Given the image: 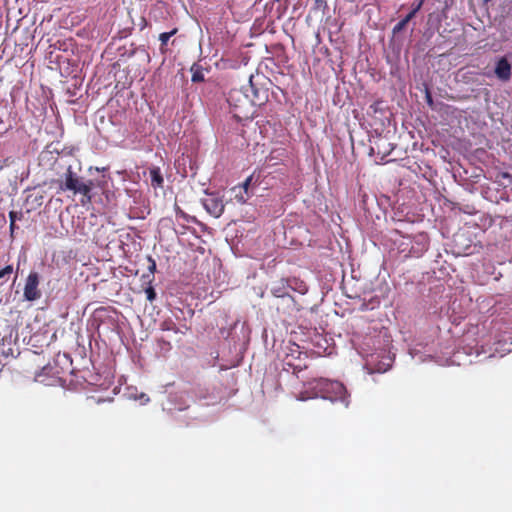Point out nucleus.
Segmentation results:
<instances>
[{"mask_svg": "<svg viewBox=\"0 0 512 512\" xmlns=\"http://www.w3.org/2000/svg\"><path fill=\"white\" fill-rule=\"evenodd\" d=\"M251 181H252V176H249L248 178H246V180L242 184L233 187L232 192H241L243 190L246 195L249 194L248 189L251 184Z\"/></svg>", "mask_w": 512, "mask_h": 512, "instance_id": "obj_19", "label": "nucleus"}, {"mask_svg": "<svg viewBox=\"0 0 512 512\" xmlns=\"http://www.w3.org/2000/svg\"><path fill=\"white\" fill-rule=\"evenodd\" d=\"M40 283V276L37 272L31 271L26 278L24 286V298L27 301H35L41 297V292L38 289Z\"/></svg>", "mask_w": 512, "mask_h": 512, "instance_id": "obj_6", "label": "nucleus"}, {"mask_svg": "<svg viewBox=\"0 0 512 512\" xmlns=\"http://www.w3.org/2000/svg\"><path fill=\"white\" fill-rule=\"evenodd\" d=\"M22 217H23V214L21 212H16V211L9 212L10 222H16L17 220H21Z\"/></svg>", "mask_w": 512, "mask_h": 512, "instance_id": "obj_24", "label": "nucleus"}, {"mask_svg": "<svg viewBox=\"0 0 512 512\" xmlns=\"http://www.w3.org/2000/svg\"><path fill=\"white\" fill-rule=\"evenodd\" d=\"M464 352L468 355H472L473 353L476 354V356H480L484 351H480L478 347H468L463 348Z\"/></svg>", "mask_w": 512, "mask_h": 512, "instance_id": "obj_25", "label": "nucleus"}, {"mask_svg": "<svg viewBox=\"0 0 512 512\" xmlns=\"http://www.w3.org/2000/svg\"><path fill=\"white\" fill-rule=\"evenodd\" d=\"M425 98H426V102H427V104H428L430 107H432V106H433V98H432L431 92L429 91V89H428V88H426Z\"/></svg>", "mask_w": 512, "mask_h": 512, "instance_id": "obj_28", "label": "nucleus"}, {"mask_svg": "<svg viewBox=\"0 0 512 512\" xmlns=\"http://www.w3.org/2000/svg\"><path fill=\"white\" fill-rule=\"evenodd\" d=\"M160 328L163 331H174L175 333L178 332V328L172 319H166L162 321Z\"/></svg>", "mask_w": 512, "mask_h": 512, "instance_id": "obj_17", "label": "nucleus"}, {"mask_svg": "<svg viewBox=\"0 0 512 512\" xmlns=\"http://www.w3.org/2000/svg\"><path fill=\"white\" fill-rule=\"evenodd\" d=\"M191 72H192V78H191L192 82L198 83V82L204 81V73H203L202 68L199 65L193 64L191 67Z\"/></svg>", "mask_w": 512, "mask_h": 512, "instance_id": "obj_15", "label": "nucleus"}, {"mask_svg": "<svg viewBox=\"0 0 512 512\" xmlns=\"http://www.w3.org/2000/svg\"><path fill=\"white\" fill-rule=\"evenodd\" d=\"M234 194V198L239 202V203H246L247 200L249 199L250 195L249 194H245L244 191L242 190L241 192H233Z\"/></svg>", "mask_w": 512, "mask_h": 512, "instance_id": "obj_22", "label": "nucleus"}, {"mask_svg": "<svg viewBox=\"0 0 512 512\" xmlns=\"http://www.w3.org/2000/svg\"><path fill=\"white\" fill-rule=\"evenodd\" d=\"M44 338H45V340H44V341H45V344H46V345H49V340L47 339V337H44Z\"/></svg>", "mask_w": 512, "mask_h": 512, "instance_id": "obj_34", "label": "nucleus"}, {"mask_svg": "<svg viewBox=\"0 0 512 512\" xmlns=\"http://www.w3.org/2000/svg\"><path fill=\"white\" fill-rule=\"evenodd\" d=\"M35 381L46 386H64L65 380L61 376V368L55 364H47L35 374Z\"/></svg>", "mask_w": 512, "mask_h": 512, "instance_id": "obj_5", "label": "nucleus"}, {"mask_svg": "<svg viewBox=\"0 0 512 512\" xmlns=\"http://www.w3.org/2000/svg\"><path fill=\"white\" fill-rule=\"evenodd\" d=\"M401 253L405 256L419 258L429 247V238L426 233H418L413 237H405L400 244Z\"/></svg>", "mask_w": 512, "mask_h": 512, "instance_id": "obj_4", "label": "nucleus"}, {"mask_svg": "<svg viewBox=\"0 0 512 512\" xmlns=\"http://www.w3.org/2000/svg\"><path fill=\"white\" fill-rule=\"evenodd\" d=\"M301 355V351L299 350V346L298 345H293V347L290 349V353H287L285 358H284V364L289 366V367H293L294 370H301L302 367L300 365H296L293 363V360L294 359H298Z\"/></svg>", "mask_w": 512, "mask_h": 512, "instance_id": "obj_12", "label": "nucleus"}, {"mask_svg": "<svg viewBox=\"0 0 512 512\" xmlns=\"http://www.w3.org/2000/svg\"><path fill=\"white\" fill-rule=\"evenodd\" d=\"M92 188L93 181H84L72 167L69 166L64 174V180L60 184V189L63 191H72L74 194L82 195L81 203L86 205L92 201Z\"/></svg>", "mask_w": 512, "mask_h": 512, "instance_id": "obj_2", "label": "nucleus"}, {"mask_svg": "<svg viewBox=\"0 0 512 512\" xmlns=\"http://www.w3.org/2000/svg\"><path fill=\"white\" fill-rule=\"evenodd\" d=\"M146 297L149 302H153L156 299L155 289L150 285L145 289Z\"/></svg>", "mask_w": 512, "mask_h": 512, "instance_id": "obj_23", "label": "nucleus"}, {"mask_svg": "<svg viewBox=\"0 0 512 512\" xmlns=\"http://www.w3.org/2000/svg\"><path fill=\"white\" fill-rule=\"evenodd\" d=\"M317 397L331 402H340L344 407L350 404V394L343 383L337 380L319 378L309 381L305 385V390L299 393L298 400L306 401Z\"/></svg>", "mask_w": 512, "mask_h": 512, "instance_id": "obj_1", "label": "nucleus"}, {"mask_svg": "<svg viewBox=\"0 0 512 512\" xmlns=\"http://www.w3.org/2000/svg\"><path fill=\"white\" fill-rule=\"evenodd\" d=\"M288 284H289V291L298 292L301 295H304L308 291L307 284L296 277L288 278Z\"/></svg>", "mask_w": 512, "mask_h": 512, "instance_id": "obj_13", "label": "nucleus"}, {"mask_svg": "<svg viewBox=\"0 0 512 512\" xmlns=\"http://www.w3.org/2000/svg\"><path fill=\"white\" fill-rule=\"evenodd\" d=\"M177 32V29H173L172 31L170 32H163L159 35V40L161 42V47L167 45L169 39L174 35L176 34Z\"/></svg>", "mask_w": 512, "mask_h": 512, "instance_id": "obj_21", "label": "nucleus"}, {"mask_svg": "<svg viewBox=\"0 0 512 512\" xmlns=\"http://www.w3.org/2000/svg\"><path fill=\"white\" fill-rule=\"evenodd\" d=\"M510 55L511 54H508L507 56L498 58L495 63V76L502 82H508L512 77V65L508 61V56Z\"/></svg>", "mask_w": 512, "mask_h": 512, "instance_id": "obj_7", "label": "nucleus"}, {"mask_svg": "<svg viewBox=\"0 0 512 512\" xmlns=\"http://www.w3.org/2000/svg\"><path fill=\"white\" fill-rule=\"evenodd\" d=\"M137 399H139V400L141 401V403H142V404H146V403H148V402H149V400H150V399H149V397H148L146 394H144V393H141V394L137 397Z\"/></svg>", "mask_w": 512, "mask_h": 512, "instance_id": "obj_31", "label": "nucleus"}, {"mask_svg": "<svg viewBox=\"0 0 512 512\" xmlns=\"http://www.w3.org/2000/svg\"><path fill=\"white\" fill-rule=\"evenodd\" d=\"M149 263L150 264L148 266V271L150 272V274H153L156 270V262L151 257H149Z\"/></svg>", "mask_w": 512, "mask_h": 512, "instance_id": "obj_30", "label": "nucleus"}, {"mask_svg": "<svg viewBox=\"0 0 512 512\" xmlns=\"http://www.w3.org/2000/svg\"><path fill=\"white\" fill-rule=\"evenodd\" d=\"M180 218H183L185 221L189 222L190 220L191 221H194L195 218L194 217H190L188 216L187 214H185L184 212L180 211L179 213H177V219H180Z\"/></svg>", "mask_w": 512, "mask_h": 512, "instance_id": "obj_29", "label": "nucleus"}, {"mask_svg": "<svg viewBox=\"0 0 512 512\" xmlns=\"http://www.w3.org/2000/svg\"><path fill=\"white\" fill-rule=\"evenodd\" d=\"M423 3H424V0H415L413 3H412V9L411 11L406 15L408 17V19H413L415 17V15L419 12V10L421 9V7L423 6Z\"/></svg>", "mask_w": 512, "mask_h": 512, "instance_id": "obj_18", "label": "nucleus"}, {"mask_svg": "<svg viewBox=\"0 0 512 512\" xmlns=\"http://www.w3.org/2000/svg\"><path fill=\"white\" fill-rule=\"evenodd\" d=\"M411 21V19H408L407 16H405L401 21H399L392 29L393 35H397L400 33L406 25Z\"/></svg>", "mask_w": 512, "mask_h": 512, "instance_id": "obj_20", "label": "nucleus"}, {"mask_svg": "<svg viewBox=\"0 0 512 512\" xmlns=\"http://www.w3.org/2000/svg\"><path fill=\"white\" fill-rule=\"evenodd\" d=\"M370 343L373 344V346H376V343L377 344H380L381 343V340L380 338L378 337V339H374L372 337L370 338H367L366 341L364 342V345L367 346L368 348L370 347Z\"/></svg>", "mask_w": 512, "mask_h": 512, "instance_id": "obj_26", "label": "nucleus"}, {"mask_svg": "<svg viewBox=\"0 0 512 512\" xmlns=\"http://www.w3.org/2000/svg\"><path fill=\"white\" fill-rule=\"evenodd\" d=\"M15 223H16V222H10V226H9V228H10V232H11V234H13V233H14V231H15V229H17V228H18V227L16 226V224H15Z\"/></svg>", "mask_w": 512, "mask_h": 512, "instance_id": "obj_32", "label": "nucleus"}, {"mask_svg": "<svg viewBox=\"0 0 512 512\" xmlns=\"http://www.w3.org/2000/svg\"><path fill=\"white\" fill-rule=\"evenodd\" d=\"M202 204L206 211L216 218L220 217L224 212L223 201L214 194H209L207 198L202 200Z\"/></svg>", "mask_w": 512, "mask_h": 512, "instance_id": "obj_8", "label": "nucleus"}, {"mask_svg": "<svg viewBox=\"0 0 512 512\" xmlns=\"http://www.w3.org/2000/svg\"><path fill=\"white\" fill-rule=\"evenodd\" d=\"M494 345V351L490 353L487 356V358L495 357L496 355H499V357H503L504 355L512 351V342H507V340H499Z\"/></svg>", "mask_w": 512, "mask_h": 512, "instance_id": "obj_11", "label": "nucleus"}, {"mask_svg": "<svg viewBox=\"0 0 512 512\" xmlns=\"http://www.w3.org/2000/svg\"><path fill=\"white\" fill-rule=\"evenodd\" d=\"M270 291L273 296L277 298H284L290 296L288 279H281L272 284Z\"/></svg>", "mask_w": 512, "mask_h": 512, "instance_id": "obj_10", "label": "nucleus"}, {"mask_svg": "<svg viewBox=\"0 0 512 512\" xmlns=\"http://www.w3.org/2000/svg\"><path fill=\"white\" fill-rule=\"evenodd\" d=\"M150 178H151V185L154 188H161L164 183L163 176L161 174V170L159 167L153 166L149 170Z\"/></svg>", "mask_w": 512, "mask_h": 512, "instance_id": "obj_14", "label": "nucleus"}, {"mask_svg": "<svg viewBox=\"0 0 512 512\" xmlns=\"http://www.w3.org/2000/svg\"><path fill=\"white\" fill-rule=\"evenodd\" d=\"M360 354L365 358V368L370 374L388 371L394 361V356L380 347H375L373 350L362 347Z\"/></svg>", "mask_w": 512, "mask_h": 512, "instance_id": "obj_3", "label": "nucleus"}, {"mask_svg": "<svg viewBox=\"0 0 512 512\" xmlns=\"http://www.w3.org/2000/svg\"><path fill=\"white\" fill-rule=\"evenodd\" d=\"M42 337V335L40 334H34L30 337V343L32 346H36L38 343H40V338Z\"/></svg>", "mask_w": 512, "mask_h": 512, "instance_id": "obj_27", "label": "nucleus"}, {"mask_svg": "<svg viewBox=\"0 0 512 512\" xmlns=\"http://www.w3.org/2000/svg\"><path fill=\"white\" fill-rule=\"evenodd\" d=\"M15 339L12 338V334L9 336H3L0 338V357L3 358H15L19 354L18 349L15 347Z\"/></svg>", "mask_w": 512, "mask_h": 512, "instance_id": "obj_9", "label": "nucleus"}, {"mask_svg": "<svg viewBox=\"0 0 512 512\" xmlns=\"http://www.w3.org/2000/svg\"><path fill=\"white\" fill-rule=\"evenodd\" d=\"M251 89L254 91V96L255 98L258 99V92L256 90H254L253 86L251 85Z\"/></svg>", "mask_w": 512, "mask_h": 512, "instance_id": "obj_33", "label": "nucleus"}, {"mask_svg": "<svg viewBox=\"0 0 512 512\" xmlns=\"http://www.w3.org/2000/svg\"><path fill=\"white\" fill-rule=\"evenodd\" d=\"M12 273H13L12 265H7L4 268L0 269V286H2L8 282Z\"/></svg>", "mask_w": 512, "mask_h": 512, "instance_id": "obj_16", "label": "nucleus"}]
</instances>
